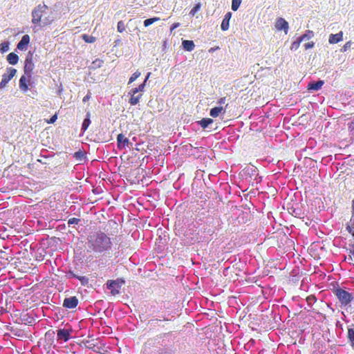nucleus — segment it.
<instances>
[{
	"label": "nucleus",
	"mask_w": 354,
	"mask_h": 354,
	"mask_svg": "<svg viewBox=\"0 0 354 354\" xmlns=\"http://www.w3.org/2000/svg\"><path fill=\"white\" fill-rule=\"evenodd\" d=\"M33 55L31 53H28L25 60V66H24V75H26L28 77H31L32 72L34 69Z\"/></svg>",
	"instance_id": "nucleus-5"
},
{
	"label": "nucleus",
	"mask_w": 354,
	"mask_h": 354,
	"mask_svg": "<svg viewBox=\"0 0 354 354\" xmlns=\"http://www.w3.org/2000/svg\"><path fill=\"white\" fill-rule=\"evenodd\" d=\"M140 75V72H138V71H136L133 73V74L131 75V77H129V84H131L132 82H133L134 81L136 80V79H138Z\"/></svg>",
	"instance_id": "nucleus-30"
},
{
	"label": "nucleus",
	"mask_w": 354,
	"mask_h": 354,
	"mask_svg": "<svg viewBox=\"0 0 354 354\" xmlns=\"http://www.w3.org/2000/svg\"><path fill=\"white\" fill-rule=\"evenodd\" d=\"M313 36V32L311 30H306V32L302 36L299 37V38H304V40L305 39H310Z\"/></svg>",
	"instance_id": "nucleus-33"
},
{
	"label": "nucleus",
	"mask_w": 354,
	"mask_h": 354,
	"mask_svg": "<svg viewBox=\"0 0 354 354\" xmlns=\"http://www.w3.org/2000/svg\"><path fill=\"white\" fill-rule=\"evenodd\" d=\"M304 41V37H297L296 41H293L291 46L292 50H297L299 47L301 42Z\"/></svg>",
	"instance_id": "nucleus-24"
},
{
	"label": "nucleus",
	"mask_w": 354,
	"mask_h": 354,
	"mask_svg": "<svg viewBox=\"0 0 354 354\" xmlns=\"http://www.w3.org/2000/svg\"><path fill=\"white\" fill-rule=\"evenodd\" d=\"M182 45L183 49L188 51H192L194 48V43L193 40H183Z\"/></svg>",
	"instance_id": "nucleus-19"
},
{
	"label": "nucleus",
	"mask_w": 354,
	"mask_h": 354,
	"mask_svg": "<svg viewBox=\"0 0 354 354\" xmlns=\"http://www.w3.org/2000/svg\"><path fill=\"white\" fill-rule=\"evenodd\" d=\"M57 118V115L55 114L53 115L51 118H50L49 120H46V123L48 124H53L55 122H56Z\"/></svg>",
	"instance_id": "nucleus-37"
},
{
	"label": "nucleus",
	"mask_w": 354,
	"mask_h": 354,
	"mask_svg": "<svg viewBox=\"0 0 354 354\" xmlns=\"http://www.w3.org/2000/svg\"><path fill=\"white\" fill-rule=\"evenodd\" d=\"M16 69L15 68H7V73L3 75L2 80L0 82V89L4 88L8 82L16 75Z\"/></svg>",
	"instance_id": "nucleus-6"
},
{
	"label": "nucleus",
	"mask_w": 354,
	"mask_h": 354,
	"mask_svg": "<svg viewBox=\"0 0 354 354\" xmlns=\"http://www.w3.org/2000/svg\"><path fill=\"white\" fill-rule=\"evenodd\" d=\"M307 299H308V301L314 300L315 299V297H308Z\"/></svg>",
	"instance_id": "nucleus-46"
},
{
	"label": "nucleus",
	"mask_w": 354,
	"mask_h": 354,
	"mask_svg": "<svg viewBox=\"0 0 354 354\" xmlns=\"http://www.w3.org/2000/svg\"><path fill=\"white\" fill-rule=\"evenodd\" d=\"M145 86V83L143 82L141 84H140L139 86L136 87V88H133L131 91H130V93H138L140 91H144Z\"/></svg>",
	"instance_id": "nucleus-26"
},
{
	"label": "nucleus",
	"mask_w": 354,
	"mask_h": 354,
	"mask_svg": "<svg viewBox=\"0 0 354 354\" xmlns=\"http://www.w3.org/2000/svg\"><path fill=\"white\" fill-rule=\"evenodd\" d=\"M73 157L77 160H82L84 158V153L81 151H77L73 153Z\"/></svg>",
	"instance_id": "nucleus-34"
},
{
	"label": "nucleus",
	"mask_w": 354,
	"mask_h": 354,
	"mask_svg": "<svg viewBox=\"0 0 354 354\" xmlns=\"http://www.w3.org/2000/svg\"><path fill=\"white\" fill-rule=\"evenodd\" d=\"M117 142L118 149H124L129 147V140L125 138L122 133H119L117 136Z\"/></svg>",
	"instance_id": "nucleus-9"
},
{
	"label": "nucleus",
	"mask_w": 354,
	"mask_h": 354,
	"mask_svg": "<svg viewBox=\"0 0 354 354\" xmlns=\"http://www.w3.org/2000/svg\"><path fill=\"white\" fill-rule=\"evenodd\" d=\"M213 51H214V49H213L212 48L211 49H209V53H212V52H213Z\"/></svg>",
	"instance_id": "nucleus-49"
},
{
	"label": "nucleus",
	"mask_w": 354,
	"mask_h": 354,
	"mask_svg": "<svg viewBox=\"0 0 354 354\" xmlns=\"http://www.w3.org/2000/svg\"><path fill=\"white\" fill-rule=\"evenodd\" d=\"M352 217H351L350 221L347 223L346 230L348 231L349 234L353 235L354 237V198L352 202Z\"/></svg>",
	"instance_id": "nucleus-13"
},
{
	"label": "nucleus",
	"mask_w": 354,
	"mask_h": 354,
	"mask_svg": "<svg viewBox=\"0 0 354 354\" xmlns=\"http://www.w3.org/2000/svg\"><path fill=\"white\" fill-rule=\"evenodd\" d=\"M324 84L323 80H318L316 82H311L308 84V91H317L322 88Z\"/></svg>",
	"instance_id": "nucleus-15"
},
{
	"label": "nucleus",
	"mask_w": 354,
	"mask_h": 354,
	"mask_svg": "<svg viewBox=\"0 0 354 354\" xmlns=\"http://www.w3.org/2000/svg\"><path fill=\"white\" fill-rule=\"evenodd\" d=\"M225 97H221L220 100H218V101H217V103L219 104H223L225 103Z\"/></svg>",
	"instance_id": "nucleus-42"
},
{
	"label": "nucleus",
	"mask_w": 354,
	"mask_h": 354,
	"mask_svg": "<svg viewBox=\"0 0 354 354\" xmlns=\"http://www.w3.org/2000/svg\"><path fill=\"white\" fill-rule=\"evenodd\" d=\"M198 122H200V125L202 128L206 129L209 124H212L213 120L209 118H204L199 120Z\"/></svg>",
	"instance_id": "nucleus-21"
},
{
	"label": "nucleus",
	"mask_w": 354,
	"mask_h": 354,
	"mask_svg": "<svg viewBox=\"0 0 354 354\" xmlns=\"http://www.w3.org/2000/svg\"><path fill=\"white\" fill-rule=\"evenodd\" d=\"M87 347H88V348H91V349H92V348H93V346H91V344H88V346H87Z\"/></svg>",
	"instance_id": "nucleus-48"
},
{
	"label": "nucleus",
	"mask_w": 354,
	"mask_h": 354,
	"mask_svg": "<svg viewBox=\"0 0 354 354\" xmlns=\"http://www.w3.org/2000/svg\"><path fill=\"white\" fill-rule=\"evenodd\" d=\"M30 43V36L27 34L24 35L21 40L17 44V48L19 50H26L28 44Z\"/></svg>",
	"instance_id": "nucleus-12"
},
{
	"label": "nucleus",
	"mask_w": 354,
	"mask_h": 354,
	"mask_svg": "<svg viewBox=\"0 0 354 354\" xmlns=\"http://www.w3.org/2000/svg\"><path fill=\"white\" fill-rule=\"evenodd\" d=\"M160 20L159 17H153V18H148L146 20L144 21V26L145 27H147L152 24L154 22H157Z\"/></svg>",
	"instance_id": "nucleus-25"
},
{
	"label": "nucleus",
	"mask_w": 354,
	"mask_h": 354,
	"mask_svg": "<svg viewBox=\"0 0 354 354\" xmlns=\"http://www.w3.org/2000/svg\"><path fill=\"white\" fill-rule=\"evenodd\" d=\"M91 124V120L89 119V113H87V118H84L82 124V130L85 131L87 129L88 125Z\"/></svg>",
	"instance_id": "nucleus-27"
},
{
	"label": "nucleus",
	"mask_w": 354,
	"mask_h": 354,
	"mask_svg": "<svg viewBox=\"0 0 354 354\" xmlns=\"http://www.w3.org/2000/svg\"><path fill=\"white\" fill-rule=\"evenodd\" d=\"M79 303V300L75 296H73L68 298H66L64 300L63 306L67 309L75 308Z\"/></svg>",
	"instance_id": "nucleus-8"
},
{
	"label": "nucleus",
	"mask_w": 354,
	"mask_h": 354,
	"mask_svg": "<svg viewBox=\"0 0 354 354\" xmlns=\"http://www.w3.org/2000/svg\"><path fill=\"white\" fill-rule=\"evenodd\" d=\"M348 259H351V260L354 259V248H353V250L351 252V254L349 255Z\"/></svg>",
	"instance_id": "nucleus-44"
},
{
	"label": "nucleus",
	"mask_w": 354,
	"mask_h": 354,
	"mask_svg": "<svg viewBox=\"0 0 354 354\" xmlns=\"http://www.w3.org/2000/svg\"><path fill=\"white\" fill-rule=\"evenodd\" d=\"M241 0H232V10L236 11L239 9Z\"/></svg>",
	"instance_id": "nucleus-28"
},
{
	"label": "nucleus",
	"mask_w": 354,
	"mask_h": 354,
	"mask_svg": "<svg viewBox=\"0 0 354 354\" xmlns=\"http://www.w3.org/2000/svg\"><path fill=\"white\" fill-rule=\"evenodd\" d=\"M117 29H118V31L120 32V33L124 32L125 29H126L124 22L122 21L118 22Z\"/></svg>",
	"instance_id": "nucleus-29"
},
{
	"label": "nucleus",
	"mask_w": 354,
	"mask_h": 354,
	"mask_svg": "<svg viewBox=\"0 0 354 354\" xmlns=\"http://www.w3.org/2000/svg\"><path fill=\"white\" fill-rule=\"evenodd\" d=\"M129 94L131 95V97L129 99L130 104L132 106L136 105L140 102L142 95L139 94L136 95V93H129Z\"/></svg>",
	"instance_id": "nucleus-20"
},
{
	"label": "nucleus",
	"mask_w": 354,
	"mask_h": 354,
	"mask_svg": "<svg viewBox=\"0 0 354 354\" xmlns=\"http://www.w3.org/2000/svg\"><path fill=\"white\" fill-rule=\"evenodd\" d=\"M200 8H201V4L200 3L196 4L195 6H194V8L192 9H191L189 14L192 15V16H194L195 15V13L197 12Z\"/></svg>",
	"instance_id": "nucleus-35"
},
{
	"label": "nucleus",
	"mask_w": 354,
	"mask_h": 354,
	"mask_svg": "<svg viewBox=\"0 0 354 354\" xmlns=\"http://www.w3.org/2000/svg\"><path fill=\"white\" fill-rule=\"evenodd\" d=\"M79 221H80V220H79L78 218H71V219H69V220H68V223L69 225H71V224H77V223L79 222Z\"/></svg>",
	"instance_id": "nucleus-39"
},
{
	"label": "nucleus",
	"mask_w": 354,
	"mask_h": 354,
	"mask_svg": "<svg viewBox=\"0 0 354 354\" xmlns=\"http://www.w3.org/2000/svg\"><path fill=\"white\" fill-rule=\"evenodd\" d=\"M351 45V41H349L346 42V43H345V44H344V46H343L342 47L341 51H342V53L346 52L347 50H348V49L350 48Z\"/></svg>",
	"instance_id": "nucleus-36"
},
{
	"label": "nucleus",
	"mask_w": 354,
	"mask_h": 354,
	"mask_svg": "<svg viewBox=\"0 0 354 354\" xmlns=\"http://www.w3.org/2000/svg\"><path fill=\"white\" fill-rule=\"evenodd\" d=\"M48 10V7L45 4H39L36 6L31 12V16H32V19H31V22L34 25L41 24L42 26H48L52 24L53 21V19L49 18H44L42 19L43 15L46 13V10Z\"/></svg>",
	"instance_id": "nucleus-2"
},
{
	"label": "nucleus",
	"mask_w": 354,
	"mask_h": 354,
	"mask_svg": "<svg viewBox=\"0 0 354 354\" xmlns=\"http://www.w3.org/2000/svg\"><path fill=\"white\" fill-rule=\"evenodd\" d=\"M88 252L102 253L109 250L111 242L109 236L102 232L90 234L87 238Z\"/></svg>",
	"instance_id": "nucleus-1"
},
{
	"label": "nucleus",
	"mask_w": 354,
	"mask_h": 354,
	"mask_svg": "<svg viewBox=\"0 0 354 354\" xmlns=\"http://www.w3.org/2000/svg\"><path fill=\"white\" fill-rule=\"evenodd\" d=\"M73 277L77 279L80 280V283H82V286H86L88 283V279L87 277L84 276H79L76 274H72Z\"/></svg>",
	"instance_id": "nucleus-22"
},
{
	"label": "nucleus",
	"mask_w": 354,
	"mask_h": 354,
	"mask_svg": "<svg viewBox=\"0 0 354 354\" xmlns=\"http://www.w3.org/2000/svg\"><path fill=\"white\" fill-rule=\"evenodd\" d=\"M82 37L83 41H84V42H86L87 44H93L96 41L95 37L88 35L87 34H83Z\"/></svg>",
	"instance_id": "nucleus-23"
},
{
	"label": "nucleus",
	"mask_w": 354,
	"mask_h": 354,
	"mask_svg": "<svg viewBox=\"0 0 354 354\" xmlns=\"http://www.w3.org/2000/svg\"><path fill=\"white\" fill-rule=\"evenodd\" d=\"M274 27H276L278 31L283 30L286 34L288 32L289 29L288 23L285 19L281 17L277 19L276 23H274Z\"/></svg>",
	"instance_id": "nucleus-7"
},
{
	"label": "nucleus",
	"mask_w": 354,
	"mask_h": 354,
	"mask_svg": "<svg viewBox=\"0 0 354 354\" xmlns=\"http://www.w3.org/2000/svg\"><path fill=\"white\" fill-rule=\"evenodd\" d=\"M124 283V281L120 279H118L116 280H109L106 283V287L110 290L111 293L115 296L120 292V290Z\"/></svg>",
	"instance_id": "nucleus-4"
},
{
	"label": "nucleus",
	"mask_w": 354,
	"mask_h": 354,
	"mask_svg": "<svg viewBox=\"0 0 354 354\" xmlns=\"http://www.w3.org/2000/svg\"><path fill=\"white\" fill-rule=\"evenodd\" d=\"M348 338L351 343V345L354 348V330L349 329L348 330Z\"/></svg>",
	"instance_id": "nucleus-31"
},
{
	"label": "nucleus",
	"mask_w": 354,
	"mask_h": 354,
	"mask_svg": "<svg viewBox=\"0 0 354 354\" xmlns=\"http://www.w3.org/2000/svg\"><path fill=\"white\" fill-rule=\"evenodd\" d=\"M232 17V12H228L224 15L223 21H221V28L223 31H226L229 28V21Z\"/></svg>",
	"instance_id": "nucleus-14"
},
{
	"label": "nucleus",
	"mask_w": 354,
	"mask_h": 354,
	"mask_svg": "<svg viewBox=\"0 0 354 354\" xmlns=\"http://www.w3.org/2000/svg\"><path fill=\"white\" fill-rule=\"evenodd\" d=\"M314 46H315V43L313 41L304 44L305 50L310 49V48H313Z\"/></svg>",
	"instance_id": "nucleus-38"
},
{
	"label": "nucleus",
	"mask_w": 354,
	"mask_h": 354,
	"mask_svg": "<svg viewBox=\"0 0 354 354\" xmlns=\"http://www.w3.org/2000/svg\"><path fill=\"white\" fill-rule=\"evenodd\" d=\"M8 50V43L4 42L1 43L0 44V52L1 53H4Z\"/></svg>",
	"instance_id": "nucleus-32"
},
{
	"label": "nucleus",
	"mask_w": 354,
	"mask_h": 354,
	"mask_svg": "<svg viewBox=\"0 0 354 354\" xmlns=\"http://www.w3.org/2000/svg\"><path fill=\"white\" fill-rule=\"evenodd\" d=\"M71 333V330H66V329L57 330V340L67 342L69 339Z\"/></svg>",
	"instance_id": "nucleus-10"
},
{
	"label": "nucleus",
	"mask_w": 354,
	"mask_h": 354,
	"mask_svg": "<svg viewBox=\"0 0 354 354\" xmlns=\"http://www.w3.org/2000/svg\"><path fill=\"white\" fill-rule=\"evenodd\" d=\"M221 113H225V109L223 106H216L209 111V115L212 118H216L220 115Z\"/></svg>",
	"instance_id": "nucleus-17"
},
{
	"label": "nucleus",
	"mask_w": 354,
	"mask_h": 354,
	"mask_svg": "<svg viewBox=\"0 0 354 354\" xmlns=\"http://www.w3.org/2000/svg\"><path fill=\"white\" fill-rule=\"evenodd\" d=\"M90 97H91V96H89L88 94L84 95L83 97V102H86L89 100Z\"/></svg>",
	"instance_id": "nucleus-43"
},
{
	"label": "nucleus",
	"mask_w": 354,
	"mask_h": 354,
	"mask_svg": "<svg viewBox=\"0 0 354 354\" xmlns=\"http://www.w3.org/2000/svg\"><path fill=\"white\" fill-rule=\"evenodd\" d=\"M163 321H164V322H169V321H171V319H167V318H166V317H163Z\"/></svg>",
	"instance_id": "nucleus-47"
},
{
	"label": "nucleus",
	"mask_w": 354,
	"mask_h": 354,
	"mask_svg": "<svg viewBox=\"0 0 354 354\" xmlns=\"http://www.w3.org/2000/svg\"><path fill=\"white\" fill-rule=\"evenodd\" d=\"M151 75V73L150 72H149L147 75V77H145V79L144 80V82L146 83V82L148 80V79L149 78V76Z\"/></svg>",
	"instance_id": "nucleus-45"
},
{
	"label": "nucleus",
	"mask_w": 354,
	"mask_h": 354,
	"mask_svg": "<svg viewBox=\"0 0 354 354\" xmlns=\"http://www.w3.org/2000/svg\"><path fill=\"white\" fill-rule=\"evenodd\" d=\"M343 39L342 31H340L337 34H331L329 37L330 44H337L339 41H342Z\"/></svg>",
	"instance_id": "nucleus-16"
},
{
	"label": "nucleus",
	"mask_w": 354,
	"mask_h": 354,
	"mask_svg": "<svg viewBox=\"0 0 354 354\" xmlns=\"http://www.w3.org/2000/svg\"><path fill=\"white\" fill-rule=\"evenodd\" d=\"M161 322V320H160V319H151V320H149V321L148 322V324H151V325H153V324H156V323H157V322Z\"/></svg>",
	"instance_id": "nucleus-41"
},
{
	"label": "nucleus",
	"mask_w": 354,
	"mask_h": 354,
	"mask_svg": "<svg viewBox=\"0 0 354 354\" xmlns=\"http://www.w3.org/2000/svg\"><path fill=\"white\" fill-rule=\"evenodd\" d=\"M31 77H28L26 75L21 76L19 80V88L21 91L26 92L28 89V84L30 83Z\"/></svg>",
	"instance_id": "nucleus-11"
},
{
	"label": "nucleus",
	"mask_w": 354,
	"mask_h": 354,
	"mask_svg": "<svg viewBox=\"0 0 354 354\" xmlns=\"http://www.w3.org/2000/svg\"><path fill=\"white\" fill-rule=\"evenodd\" d=\"M7 61L11 65H15L19 62V56L13 53H10L7 55Z\"/></svg>",
	"instance_id": "nucleus-18"
},
{
	"label": "nucleus",
	"mask_w": 354,
	"mask_h": 354,
	"mask_svg": "<svg viewBox=\"0 0 354 354\" xmlns=\"http://www.w3.org/2000/svg\"><path fill=\"white\" fill-rule=\"evenodd\" d=\"M179 26H180V24L178 22L174 23V24L171 25V28H170V31L171 32L174 31V30H175L176 28H178Z\"/></svg>",
	"instance_id": "nucleus-40"
},
{
	"label": "nucleus",
	"mask_w": 354,
	"mask_h": 354,
	"mask_svg": "<svg viewBox=\"0 0 354 354\" xmlns=\"http://www.w3.org/2000/svg\"><path fill=\"white\" fill-rule=\"evenodd\" d=\"M334 293L343 306H346L353 300V296L345 290L341 288L335 289Z\"/></svg>",
	"instance_id": "nucleus-3"
}]
</instances>
